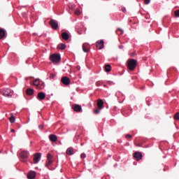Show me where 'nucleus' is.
Listing matches in <instances>:
<instances>
[{
  "mask_svg": "<svg viewBox=\"0 0 179 179\" xmlns=\"http://www.w3.org/2000/svg\"><path fill=\"white\" fill-rule=\"evenodd\" d=\"M119 30L121 31V33H124V31L122 30L121 29H119Z\"/></svg>",
  "mask_w": 179,
  "mask_h": 179,
  "instance_id": "4c0bfd02",
  "label": "nucleus"
},
{
  "mask_svg": "<svg viewBox=\"0 0 179 179\" xmlns=\"http://www.w3.org/2000/svg\"><path fill=\"white\" fill-rule=\"evenodd\" d=\"M11 132H15V129H12Z\"/></svg>",
  "mask_w": 179,
  "mask_h": 179,
  "instance_id": "58836bf2",
  "label": "nucleus"
},
{
  "mask_svg": "<svg viewBox=\"0 0 179 179\" xmlns=\"http://www.w3.org/2000/svg\"><path fill=\"white\" fill-rule=\"evenodd\" d=\"M61 82L65 86H69V85H71V79L66 76L62 77L61 79Z\"/></svg>",
  "mask_w": 179,
  "mask_h": 179,
  "instance_id": "423d86ee",
  "label": "nucleus"
},
{
  "mask_svg": "<svg viewBox=\"0 0 179 179\" xmlns=\"http://www.w3.org/2000/svg\"><path fill=\"white\" fill-rule=\"evenodd\" d=\"M174 15H175L176 17H179V10H176L174 12Z\"/></svg>",
  "mask_w": 179,
  "mask_h": 179,
  "instance_id": "a878e982",
  "label": "nucleus"
},
{
  "mask_svg": "<svg viewBox=\"0 0 179 179\" xmlns=\"http://www.w3.org/2000/svg\"><path fill=\"white\" fill-rule=\"evenodd\" d=\"M76 69H78V71H80V66H78L76 67Z\"/></svg>",
  "mask_w": 179,
  "mask_h": 179,
  "instance_id": "e433bc0d",
  "label": "nucleus"
},
{
  "mask_svg": "<svg viewBox=\"0 0 179 179\" xmlns=\"http://www.w3.org/2000/svg\"><path fill=\"white\" fill-rule=\"evenodd\" d=\"M27 178L28 179H35L36 178V172L33 171H31L27 174Z\"/></svg>",
  "mask_w": 179,
  "mask_h": 179,
  "instance_id": "f8f14e48",
  "label": "nucleus"
},
{
  "mask_svg": "<svg viewBox=\"0 0 179 179\" xmlns=\"http://www.w3.org/2000/svg\"><path fill=\"white\" fill-rule=\"evenodd\" d=\"M131 138H132V135H130V134H127L126 135V138L127 139H131Z\"/></svg>",
  "mask_w": 179,
  "mask_h": 179,
  "instance_id": "7c9ffc66",
  "label": "nucleus"
},
{
  "mask_svg": "<svg viewBox=\"0 0 179 179\" xmlns=\"http://www.w3.org/2000/svg\"><path fill=\"white\" fill-rule=\"evenodd\" d=\"M80 157L81 159H86V154L85 153L81 154Z\"/></svg>",
  "mask_w": 179,
  "mask_h": 179,
  "instance_id": "c756f323",
  "label": "nucleus"
},
{
  "mask_svg": "<svg viewBox=\"0 0 179 179\" xmlns=\"http://www.w3.org/2000/svg\"><path fill=\"white\" fill-rule=\"evenodd\" d=\"M33 85L36 87V89H38V90H43V89H44L45 87L44 83L40 81L39 79L34 80Z\"/></svg>",
  "mask_w": 179,
  "mask_h": 179,
  "instance_id": "7ed1b4c3",
  "label": "nucleus"
},
{
  "mask_svg": "<svg viewBox=\"0 0 179 179\" xmlns=\"http://www.w3.org/2000/svg\"><path fill=\"white\" fill-rule=\"evenodd\" d=\"M174 120H176L177 121L179 120V113H176L175 115H174Z\"/></svg>",
  "mask_w": 179,
  "mask_h": 179,
  "instance_id": "b1692460",
  "label": "nucleus"
},
{
  "mask_svg": "<svg viewBox=\"0 0 179 179\" xmlns=\"http://www.w3.org/2000/svg\"><path fill=\"white\" fill-rule=\"evenodd\" d=\"M57 48L59 50H65L66 48V45L64 43L59 44Z\"/></svg>",
  "mask_w": 179,
  "mask_h": 179,
  "instance_id": "412c9836",
  "label": "nucleus"
},
{
  "mask_svg": "<svg viewBox=\"0 0 179 179\" xmlns=\"http://www.w3.org/2000/svg\"><path fill=\"white\" fill-rule=\"evenodd\" d=\"M26 93L28 96H33V94H34V90L28 88L26 90Z\"/></svg>",
  "mask_w": 179,
  "mask_h": 179,
  "instance_id": "6ab92c4d",
  "label": "nucleus"
},
{
  "mask_svg": "<svg viewBox=\"0 0 179 179\" xmlns=\"http://www.w3.org/2000/svg\"><path fill=\"white\" fill-rule=\"evenodd\" d=\"M1 93L4 96V97H12L13 96V91L9 88H4Z\"/></svg>",
  "mask_w": 179,
  "mask_h": 179,
  "instance_id": "20e7f679",
  "label": "nucleus"
},
{
  "mask_svg": "<svg viewBox=\"0 0 179 179\" xmlns=\"http://www.w3.org/2000/svg\"><path fill=\"white\" fill-rule=\"evenodd\" d=\"M37 97L38 100H44L45 99V94L44 92H39Z\"/></svg>",
  "mask_w": 179,
  "mask_h": 179,
  "instance_id": "dca6fc26",
  "label": "nucleus"
},
{
  "mask_svg": "<svg viewBox=\"0 0 179 179\" xmlns=\"http://www.w3.org/2000/svg\"><path fill=\"white\" fill-rule=\"evenodd\" d=\"M138 65V61L135 59H129L127 62V66L129 71H134Z\"/></svg>",
  "mask_w": 179,
  "mask_h": 179,
  "instance_id": "f257e3e1",
  "label": "nucleus"
},
{
  "mask_svg": "<svg viewBox=\"0 0 179 179\" xmlns=\"http://www.w3.org/2000/svg\"><path fill=\"white\" fill-rule=\"evenodd\" d=\"M106 72H110L111 71V66L110 64H106L105 66Z\"/></svg>",
  "mask_w": 179,
  "mask_h": 179,
  "instance_id": "4be33fe9",
  "label": "nucleus"
},
{
  "mask_svg": "<svg viewBox=\"0 0 179 179\" xmlns=\"http://www.w3.org/2000/svg\"><path fill=\"white\" fill-rule=\"evenodd\" d=\"M6 32L5 29H0V40H3V38H5Z\"/></svg>",
  "mask_w": 179,
  "mask_h": 179,
  "instance_id": "a211bd4d",
  "label": "nucleus"
},
{
  "mask_svg": "<svg viewBox=\"0 0 179 179\" xmlns=\"http://www.w3.org/2000/svg\"><path fill=\"white\" fill-rule=\"evenodd\" d=\"M72 108L76 113H81L82 111V106L79 104H73Z\"/></svg>",
  "mask_w": 179,
  "mask_h": 179,
  "instance_id": "1a4fd4ad",
  "label": "nucleus"
},
{
  "mask_svg": "<svg viewBox=\"0 0 179 179\" xmlns=\"http://www.w3.org/2000/svg\"><path fill=\"white\" fill-rule=\"evenodd\" d=\"M49 139L51 141V142H57L58 141V138L55 134H50L49 136Z\"/></svg>",
  "mask_w": 179,
  "mask_h": 179,
  "instance_id": "2eb2a0df",
  "label": "nucleus"
},
{
  "mask_svg": "<svg viewBox=\"0 0 179 179\" xmlns=\"http://www.w3.org/2000/svg\"><path fill=\"white\" fill-rule=\"evenodd\" d=\"M136 146H141V145H136Z\"/></svg>",
  "mask_w": 179,
  "mask_h": 179,
  "instance_id": "ea45409f",
  "label": "nucleus"
},
{
  "mask_svg": "<svg viewBox=\"0 0 179 179\" xmlns=\"http://www.w3.org/2000/svg\"><path fill=\"white\" fill-rule=\"evenodd\" d=\"M83 50L84 52H87L89 51V45L87 43H84L83 45Z\"/></svg>",
  "mask_w": 179,
  "mask_h": 179,
  "instance_id": "aec40b11",
  "label": "nucleus"
},
{
  "mask_svg": "<svg viewBox=\"0 0 179 179\" xmlns=\"http://www.w3.org/2000/svg\"><path fill=\"white\" fill-rule=\"evenodd\" d=\"M103 106H104V102L103 101V99H98L97 106L99 108V110L103 109Z\"/></svg>",
  "mask_w": 179,
  "mask_h": 179,
  "instance_id": "ddd939ff",
  "label": "nucleus"
},
{
  "mask_svg": "<svg viewBox=\"0 0 179 179\" xmlns=\"http://www.w3.org/2000/svg\"><path fill=\"white\" fill-rule=\"evenodd\" d=\"M55 77V75H54V74H50V78H51L52 79H54Z\"/></svg>",
  "mask_w": 179,
  "mask_h": 179,
  "instance_id": "f704fd0d",
  "label": "nucleus"
},
{
  "mask_svg": "<svg viewBox=\"0 0 179 179\" xmlns=\"http://www.w3.org/2000/svg\"><path fill=\"white\" fill-rule=\"evenodd\" d=\"M99 113H100V109H96L94 110V114H99Z\"/></svg>",
  "mask_w": 179,
  "mask_h": 179,
  "instance_id": "473e14b6",
  "label": "nucleus"
},
{
  "mask_svg": "<svg viewBox=\"0 0 179 179\" xmlns=\"http://www.w3.org/2000/svg\"><path fill=\"white\" fill-rule=\"evenodd\" d=\"M50 24L54 30H57L58 29V21L55 20H51L50 21Z\"/></svg>",
  "mask_w": 179,
  "mask_h": 179,
  "instance_id": "0eeeda50",
  "label": "nucleus"
},
{
  "mask_svg": "<svg viewBox=\"0 0 179 179\" xmlns=\"http://www.w3.org/2000/svg\"><path fill=\"white\" fill-rule=\"evenodd\" d=\"M75 15H77L78 16H79V15H80V10H76L75 11Z\"/></svg>",
  "mask_w": 179,
  "mask_h": 179,
  "instance_id": "bb28decb",
  "label": "nucleus"
},
{
  "mask_svg": "<svg viewBox=\"0 0 179 179\" xmlns=\"http://www.w3.org/2000/svg\"><path fill=\"white\" fill-rule=\"evenodd\" d=\"M122 12H124V13H125V12H127V8H122Z\"/></svg>",
  "mask_w": 179,
  "mask_h": 179,
  "instance_id": "72a5a7b5",
  "label": "nucleus"
},
{
  "mask_svg": "<svg viewBox=\"0 0 179 179\" xmlns=\"http://www.w3.org/2000/svg\"><path fill=\"white\" fill-rule=\"evenodd\" d=\"M41 159V153H36L34 155V163L35 164H37L38 162H40V159Z\"/></svg>",
  "mask_w": 179,
  "mask_h": 179,
  "instance_id": "6e6552de",
  "label": "nucleus"
},
{
  "mask_svg": "<svg viewBox=\"0 0 179 179\" xmlns=\"http://www.w3.org/2000/svg\"><path fill=\"white\" fill-rule=\"evenodd\" d=\"M48 160H52V155L51 154H48Z\"/></svg>",
  "mask_w": 179,
  "mask_h": 179,
  "instance_id": "cd10ccee",
  "label": "nucleus"
},
{
  "mask_svg": "<svg viewBox=\"0 0 179 179\" xmlns=\"http://www.w3.org/2000/svg\"><path fill=\"white\" fill-rule=\"evenodd\" d=\"M20 157L21 161L25 163L27 160V157H29V153L27 151H22L20 154Z\"/></svg>",
  "mask_w": 179,
  "mask_h": 179,
  "instance_id": "39448f33",
  "label": "nucleus"
},
{
  "mask_svg": "<svg viewBox=\"0 0 179 179\" xmlns=\"http://www.w3.org/2000/svg\"><path fill=\"white\" fill-rule=\"evenodd\" d=\"M96 48H98V50H103V48H104V41H98L96 42Z\"/></svg>",
  "mask_w": 179,
  "mask_h": 179,
  "instance_id": "9d476101",
  "label": "nucleus"
},
{
  "mask_svg": "<svg viewBox=\"0 0 179 179\" xmlns=\"http://www.w3.org/2000/svg\"><path fill=\"white\" fill-rule=\"evenodd\" d=\"M66 155H68V156H72V155H73L75 153V151L73 150V148L70 147L66 150Z\"/></svg>",
  "mask_w": 179,
  "mask_h": 179,
  "instance_id": "4468645a",
  "label": "nucleus"
},
{
  "mask_svg": "<svg viewBox=\"0 0 179 179\" xmlns=\"http://www.w3.org/2000/svg\"><path fill=\"white\" fill-rule=\"evenodd\" d=\"M62 38L65 41L69 40V34H68L66 32H63L62 33Z\"/></svg>",
  "mask_w": 179,
  "mask_h": 179,
  "instance_id": "f3484780",
  "label": "nucleus"
},
{
  "mask_svg": "<svg viewBox=\"0 0 179 179\" xmlns=\"http://www.w3.org/2000/svg\"><path fill=\"white\" fill-rule=\"evenodd\" d=\"M145 5H149L150 3V0H144Z\"/></svg>",
  "mask_w": 179,
  "mask_h": 179,
  "instance_id": "c85d7f7f",
  "label": "nucleus"
},
{
  "mask_svg": "<svg viewBox=\"0 0 179 179\" xmlns=\"http://www.w3.org/2000/svg\"><path fill=\"white\" fill-rule=\"evenodd\" d=\"M134 159H136L137 162H139V160H142V157H143L142 153L139 152H136L134 153Z\"/></svg>",
  "mask_w": 179,
  "mask_h": 179,
  "instance_id": "9b49d317",
  "label": "nucleus"
},
{
  "mask_svg": "<svg viewBox=\"0 0 179 179\" xmlns=\"http://www.w3.org/2000/svg\"><path fill=\"white\" fill-rule=\"evenodd\" d=\"M38 128H39V129H44V125H43V124H39V125H38Z\"/></svg>",
  "mask_w": 179,
  "mask_h": 179,
  "instance_id": "2f4dec72",
  "label": "nucleus"
},
{
  "mask_svg": "<svg viewBox=\"0 0 179 179\" xmlns=\"http://www.w3.org/2000/svg\"><path fill=\"white\" fill-rule=\"evenodd\" d=\"M52 164V160H48V163H46L45 166L46 167H50Z\"/></svg>",
  "mask_w": 179,
  "mask_h": 179,
  "instance_id": "393cba45",
  "label": "nucleus"
},
{
  "mask_svg": "<svg viewBox=\"0 0 179 179\" xmlns=\"http://www.w3.org/2000/svg\"><path fill=\"white\" fill-rule=\"evenodd\" d=\"M119 48H120L121 50H122V48H124V46H123L122 45H120L119 46Z\"/></svg>",
  "mask_w": 179,
  "mask_h": 179,
  "instance_id": "c9c22d12",
  "label": "nucleus"
},
{
  "mask_svg": "<svg viewBox=\"0 0 179 179\" xmlns=\"http://www.w3.org/2000/svg\"><path fill=\"white\" fill-rule=\"evenodd\" d=\"M50 60L53 64H58V62H61V55L57 53L52 54L50 56Z\"/></svg>",
  "mask_w": 179,
  "mask_h": 179,
  "instance_id": "f03ea898",
  "label": "nucleus"
},
{
  "mask_svg": "<svg viewBox=\"0 0 179 179\" xmlns=\"http://www.w3.org/2000/svg\"><path fill=\"white\" fill-rule=\"evenodd\" d=\"M10 122H11V124H13V122H15V121H16V118H15V116L11 115L10 117L9 118Z\"/></svg>",
  "mask_w": 179,
  "mask_h": 179,
  "instance_id": "5701e85b",
  "label": "nucleus"
}]
</instances>
